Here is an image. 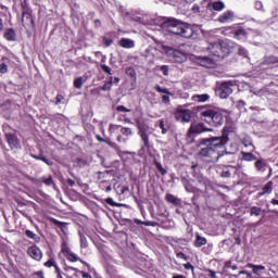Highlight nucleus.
I'll use <instances>...</instances> for the list:
<instances>
[{
	"mask_svg": "<svg viewBox=\"0 0 278 278\" xmlns=\"http://www.w3.org/2000/svg\"><path fill=\"white\" fill-rule=\"evenodd\" d=\"M195 112H198L201 121H204V123H207L211 127H222L225 123L223 111L216 106L198 105L195 108Z\"/></svg>",
	"mask_w": 278,
	"mask_h": 278,
	"instance_id": "f257e3e1",
	"label": "nucleus"
},
{
	"mask_svg": "<svg viewBox=\"0 0 278 278\" xmlns=\"http://www.w3.org/2000/svg\"><path fill=\"white\" fill-rule=\"evenodd\" d=\"M164 29L174 36H180L181 38H190L194 36V29L190 24H186L177 18H168L163 23Z\"/></svg>",
	"mask_w": 278,
	"mask_h": 278,
	"instance_id": "f03ea898",
	"label": "nucleus"
},
{
	"mask_svg": "<svg viewBox=\"0 0 278 278\" xmlns=\"http://www.w3.org/2000/svg\"><path fill=\"white\" fill-rule=\"evenodd\" d=\"M207 50L211 55L217 60H225V58L231 53V47H229V43L225 41L210 43Z\"/></svg>",
	"mask_w": 278,
	"mask_h": 278,
	"instance_id": "7ed1b4c3",
	"label": "nucleus"
},
{
	"mask_svg": "<svg viewBox=\"0 0 278 278\" xmlns=\"http://www.w3.org/2000/svg\"><path fill=\"white\" fill-rule=\"evenodd\" d=\"M232 129L229 126H225L222 130L220 137H212L208 139H205L206 142H208V146L215 149H220V147H225L229 142V134H231Z\"/></svg>",
	"mask_w": 278,
	"mask_h": 278,
	"instance_id": "20e7f679",
	"label": "nucleus"
},
{
	"mask_svg": "<svg viewBox=\"0 0 278 278\" xmlns=\"http://www.w3.org/2000/svg\"><path fill=\"white\" fill-rule=\"evenodd\" d=\"M206 131H214V129L207 128V126H205V123L203 122L198 124H191L187 131L186 140L187 142H194V136L205 134Z\"/></svg>",
	"mask_w": 278,
	"mask_h": 278,
	"instance_id": "39448f33",
	"label": "nucleus"
},
{
	"mask_svg": "<svg viewBox=\"0 0 278 278\" xmlns=\"http://www.w3.org/2000/svg\"><path fill=\"white\" fill-rule=\"evenodd\" d=\"M61 253L66 257L67 262H71L72 264H75V262H83L81 258L75 254L73 251H71V247H68V241L63 240L61 243Z\"/></svg>",
	"mask_w": 278,
	"mask_h": 278,
	"instance_id": "423d86ee",
	"label": "nucleus"
},
{
	"mask_svg": "<svg viewBox=\"0 0 278 278\" xmlns=\"http://www.w3.org/2000/svg\"><path fill=\"white\" fill-rule=\"evenodd\" d=\"M21 9L23 27L34 25V16L31 15L33 11L31 8H29V4H27V2H21Z\"/></svg>",
	"mask_w": 278,
	"mask_h": 278,
	"instance_id": "0eeeda50",
	"label": "nucleus"
},
{
	"mask_svg": "<svg viewBox=\"0 0 278 278\" xmlns=\"http://www.w3.org/2000/svg\"><path fill=\"white\" fill-rule=\"evenodd\" d=\"M193 114L194 113L190 109H177L174 116L178 123H190Z\"/></svg>",
	"mask_w": 278,
	"mask_h": 278,
	"instance_id": "6e6552de",
	"label": "nucleus"
},
{
	"mask_svg": "<svg viewBox=\"0 0 278 278\" xmlns=\"http://www.w3.org/2000/svg\"><path fill=\"white\" fill-rule=\"evenodd\" d=\"M110 177V173L108 172H99L98 179L100 190H104V192H112V182L108 179Z\"/></svg>",
	"mask_w": 278,
	"mask_h": 278,
	"instance_id": "1a4fd4ad",
	"label": "nucleus"
},
{
	"mask_svg": "<svg viewBox=\"0 0 278 278\" xmlns=\"http://www.w3.org/2000/svg\"><path fill=\"white\" fill-rule=\"evenodd\" d=\"M137 128L139 129L138 136H140L143 142L142 149H147V151H149L151 149V141H149V134L140 121H137Z\"/></svg>",
	"mask_w": 278,
	"mask_h": 278,
	"instance_id": "9d476101",
	"label": "nucleus"
},
{
	"mask_svg": "<svg viewBox=\"0 0 278 278\" xmlns=\"http://www.w3.org/2000/svg\"><path fill=\"white\" fill-rule=\"evenodd\" d=\"M26 253L30 256L31 260H35V262L42 261V250H40L36 244L28 247Z\"/></svg>",
	"mask_w": 278,
	"mask_h": 278,
	"instance_id": "9b49d317",
	"label": "nucleus"
},
{
	"mask_svg": "<svg viewBox=\"0 0 278 278\" xmlns=\"http://www.w3.org/2000/svg\"><path fill=\"white\" fill-rule=\"evenodd\" d=\"M231 86H233V84H231V81L222 83V85L219 87L220 99L229 98V96L233 92V89H231Z\"/></svg>",
	"mask_w": 278,
	"mask_h": 278,
	"instance_id": "f8f14e48",
	"label": "nucleus"
},
{
	"mask_svg": "<svg viewBox=\"0 0 278 278\" xmlns=\"http://www.w3.org/2000/svg\"><path fill=\"white\" fill-rule=\"evenodd\" d=\"M4 138L10 147V149H21V141H18V137L12 132H7Z\"/></svg>",
	"mask_w": 278,
	"mask_h": 278,
	"instance_id": "ddd939ff",
	"label": "nucleus"
},
{
	"mask_svg": "<svg viewBox=\"0 0 278 278\" xmlns=\"http://www.w3.org/2000/svg\"><path fill=\"white\" fill-rule=\"evenodd\" d=\"M119 131L122 135L117 136V142H127V140L134 136V130H131L129 127L122 126Z\"/></svg>",
	"mask_w": 278,
	"mask_h": 278,
	"instance_id": "4468645a",
	"label": "nucleus"
},
{
	"mask_svg": "<svg viewBox=\"0 0 278 278\" xmlns=\"http://www.w3.org/2000/svg\"><path fill=\"white\" fill-rule=\"evenodd\" d=\"M240 169V165H222L219 166V177H223L224 179H229L231 177V169Z\"/></svg>",
	"mask_w": 278,
	"mask_h": 278,
	"instance_id": "2eb2a0df",
	"label": "nucleus"
},
{
	"mask_svg": "<svg viewBox=\"0 0 278 278\" xmlns=\"http://www.w3.org/2000/svg\"><path fill=\"white\" fill-rule=\"evenodd\" d=\"M154 90L161 94H164L162 96V103H165L166 105L170 103V97H173V92H170L167 88H162L160 85H156Z\"/></svg>",
	"mask_w": 278,
	"mask_h": 278,
	"instance_id": "dca6fc26",
	"label": "nucleus"
},
{
	"mask_svg": "<svg viewBox=\"0 0 278 278\" xmlns=\"http://www.w3.org/2000/svg\"><path fill=\"white\" fill-rule=\"evenodd\" d=\"M200 65L204 66L205 68H214L216 65V62L218 61L216 58H210V56H199L198 58Z\"/></svg>",
	"mask_w": 278,
	"mask_h": 278,
	"instance_id": "f3484780",
	"label": "nucleus"
},
{
	"mask_svg": "<svg viewBox=\"0 0 278 278\" xmlns=\"http://www.w3.org/2000/svg\"><path fill=\"white\" fill-rule=\"evenodd\" d=\"M262 64L263 66H278V56L276 55L264 56Z\"/></svg>",
	"mask_w": 278,
	"mask_h": 278,
	"instance_id": "a211bd4d",
	"label": "nucleus"
},
{
	"mask_svg": "<svg viewBox=\"0 0 278 278\" xmlns=\"http://www.w3.org/2000/svg\"><path fill=\"white\" fill-rule=\"evenodd\" d=\"M235 13L233 11H226L222 15L218 16V23H229V21H233Z\"/></svg>",
	"mask_w": 278,
	"mask_h": 278,
	"instance_id": "6ab92c4d",
	"label": "nucleus"
},
{
	"mask_svg": "<svg viewBox=\"0 0 278 278\" xmlns=\"http://www.w3.org/2000/svg\"><path fill=\"white\" fill-rule=\"evenodd\" d=\"M165 201L167 203H170L172 205H175L176 207H178L179 205H181V199L175 197L172 193H166L165 195Z\"/></svg>",
	"mask_w": 278,
	"mask_h": 278,
	"instance_id": "aec40b11",
	"label": "nucleus"
},
{
	"mask_svg": "<svg viewBox=\"0 0 278 278\" xmlns=\"http://www.w3.org/2000/svg\"><path fill=\"white\" fill-rule=\"evenodd\" d=\"M3 38L8 40V42H14V40H16V30H14V28H7Z\"/></svg>",
	"mask_w": 278,
	"mask_h": 278,
	"instance_id": "412c9836",
	"label": "nucleus"
},
{
	"mask_svg": "<svg viewBox=\"0 0 278 278\" xmlns=\"http://www.w3.org/2000/svg\"><path fill=\"white\" fill-rule=\"evenodd\" d=\"M216 153V150H214L213 147H211L210 144H207V147L202 148L199 152V155H201L202 157H212V155Z\"/></svg>",
	"mask_w": 278,
	"mask_h": 278,
	"instance_id": "4be33fe9",
	"label": "nucleus"
},
{
	"mask_svg": "<svg viewBox=\"0 0 278 278\" xmlns=\"http://www.w3.org/2000/svg\"><path fill=\"white\" fill-rule=\"evenodd\" d=\"M191 100L194 101L195 103H207V101H210V94L207 93L193 94L191 97Z\"/></svg>",
	"mask_w": 278,
	"mask_h": 278,
	"instance_id": "5701e85b",
	"label": "nucleus"
},
{
	"mask_svg": "<svg viewBox=\"0 0 278 278\" xmlns=\"http://www.w3.org/2000/svg\"><path fill=\"white\" fill-rule=\"evenodd\" d=\"M119 47H123V49H134V47H136V43L129 38H122L119 40Z\"/></svg>",
	"mask_w": 278,
	"mask_h": 278,
	"instance_id": "b1692460",
	"label": "nucleus"
},
{
	"mask_svg": "<svg viewBox=\"0 0 278 278\" xmlns=\"http://www.w3.org/2000/svg\"><path fill=\"white\" fill-rule=\"evenodd\" d=\"M207 8H212L215 12H223L225 10V2L223 1H215V2H210Z\"/></svg>",
	"mask_w": 278,
	"mask_h": 278,
	"instance_id": "393cba45",
	"label": "nucleus"
},
{
	"mask_svg": "<svg viewBox=\"0 0 278 278\" xmlns=\"http://www.w3.org/2000/svg\"><path fill=\"white\" fill-rule=\"evenodd\" d=\"M274 182L269 180L263 188L262 192H258V197H264V194H273Z\"/></svg>",
	"mask_w": 278,
	"mask_h": 278,
	"instance_id": "a878e982",
	"label": "nucleus"
},
{
	"mask_svg": "<svg viewBox=\"0 0 278 278\" xmlns=\"http://www.w3.org/2000/svg\"><path fill=\"white\" fill-rule=\"evenodd\" d=\"M170 51L175 62H177L178 64H181L186 58L184 53H181V51L179 50H174V49H170Z\"/></svg>",
	"mask_w": 278,
	"mask_h": 278,
	"instance_id": "bb28decb",
	"label": "nucleus"
},
{
	"mask_svg": "<svg viewBox=\"0 0 278 278\" xmlns=\"http://www.w3.org/2000/svg\"><path fill=\"white\" fill-rule=\"evenodd\" d=\"M205 244H207V239L205 237H201V235L197 233L195 240H194V247H197V249H200V247H205Z\"/></svg>",
	"mask_w": 278,
	"mask_h": 278,
	"instance_id": "cd10ccee",
	"label": "nucleus"
},
{
	"mask_svg": "<svg viewBox=\"0 0 278 278\" xmlns=\"http://www.w3.org/2000/svg\"><path fill=\"white\" fill-rule=\"evenodd\" d=\"M233 38L237 40H242L247 38V30L243 27H239L233 31Z\"/></svg>",
	"mask_w": 278,
	"mask_h": 278,
	"instance_id": "c85d7f7f",
	"label": "nucleus"
},
{
	"mask_svg": "<svg viewBox=\"0 0 278 278\" xmlns=\"http://www.w3.org/2000/svg\"><path fill=\"white\" fill-rule=\"evenodd\" d=\"M159 128L161 129V134L163 136H166V134H168V131H170V125L166 124V122L164 119L159 121Z\"/></svg>",
	"mask_w": 278,
	"mask_h": 278,
	"instance_id": "c756f323",
	"label": "nucleus"
},
{
	"mask_svg": "<svg viewBox=\"0 0 278 278\" xmlns=\"http://www.w3.org/2000/svg\"><path fill=\"white\" fill-rule=\"evenodd\" d=\"M153 164H154L156 170L160 172V174L162 175V177H165V175L168 174V170H166V168H164V166H162V163H160V161H157L156 157L153 159Z\"/></svg>",
	"mask_w": 278,
	"mask_h": 278,
	"instance_id": "7c9ffc66",
	"label": "nucleus"
},
{
	"mask_svg": "<svg viewBox=\"0 0 278 278\" xmlns=\"http://www.w3.org/2000/svg\"><path fill=\"white\" fill-rule=\"evenodd\" d=\"M38 184H45V186H53V176H42L39 179H37Z\"/></svg>",
	"mask_w": 278,
	"mask_h": 278,
	"instance_id": "2f4dec72",
	"label": "nucleus"
},
{
	"mask_svg": "<svg viewBox=\"0 0 278 278\" xmlns=\"http://www.w3.org/2000/svg\"><path fill=\"white\" fill-rule=\"evenodd\" d=\"M50 223H52V225H55L56 227H59L61 229V231L64 232V229H66V223L64 222H60L58 219H55L54 217H50L49 218Z\"/></svg>",
	"mask_w": 278,
	"mask_h": 278,
	"instance_id": "473e14b6",
	"label": "nucleus"
},
{
	"mask_svg": "<svg viewBox=\"0 0 278 278\" xmlns=\"http://www.w3.org/2000/svg\"><path fill=\"white\" fill-rule=\"evenodd\" d=\"M63 270L65 273H74V277H76V278H79V275L81 274V270H79V269H77L75 267L68 266V265H65L63 267Z\"/></svg>",
	"mask_w": 278,
	"mask_h": 278,
	"instance_id": "72a5a7b5",
	"label": "nucleus"
},
{
	"mask_svg": "<svg viewBox=\"0 0 278 278\" xmlns=\"http://www.w3.org/2000/svg\"><path fill=\"white\" fill-rule=\"evenodd\" d=\"M25 236H26V238L34 240V242H40V236L36 235L31 230H25Z\"/></svg>",
	"mask_w": 278,
	"mask_h": 278,
	"instance_id": "f704fd0d",
	"label": "nucleus"
},
{
	"mask_svg": "<svg viewBox=\"0 0 278 278\" xmlns=\"http://www.w3.org/2000/svg\"><path fill=\"white\" fill-rule=\"evenodd\" d=\"M254 166H255L256 170L264 173V170L266 168V162H264V160L260 159L254 163Z\"/></svg>",
	"mask_w": 278,
	"mask_h": 278,
	"instance_id": "c9c22d12",
	"label": "nucleus"
},
{
	"mask_svg": "<svg viewBox=\"0 0 278 278\" xmlns=\"http://www.w3.org/2000/svg\"><path fill=\"white\" fill-rule=\"evenodd\" d=\"M242 160H244L245 162H253L257 160V156H255V154L251 152H242Z\"/></svg>",
	"mask_w": 278,
	"mask_h": 278,
	"instance_id": "e433bc0d",
	"label": "nucleus"
},
{
	"mask_svg": "<svg viewBox=\"0 0 278 278\" xmlns=\"http://www.w3.org/2000/svg\"><path fill=\"white\" fill-rule=\"evenodd\" d=\"M33 157L35 160H40L41 162H43L45 164H47V166H53V161L47 159V156L40 154V155H33Z\"/></svg>",
	"mask_w": 278,
	"mask_h": 278,
	"instance_id": "4c0bfd02",
	"label": "nucleus"
},
{
	"mask_svg": "<svg viewBox=\"0 0 278 278\" xmlns=\"http://www.w3.org/2000/svg\"><path fill=\"white\" fill-rule=\"evenodd\" d=\"M96 140H98V142H105L109 147H116V143L112 142L110 138H103L100 135H96Z\"/></svg>",
	"mask_w": 278,
	"mask_h": 278,
	"instance_id": "58836bf2",
	"label": "nucleus"
},
{
	"mask_svg": "<svg viewBox=\"0 0 278 278\" xmlns=\"http://www.w3.org/2000/svg\"><path fill=\"white\" fill-rule=\"evenodd\" d=\"M115 191L117 192V194L122 195V194H125V192H129V187L118 185L117 187H115Z\"/></svg>",
	"mask_w": 278,
	"mask_h": 278,
	"instance_id": "ea45409f",
	"label": "nucleus"
},
{
	"mask_svg": "<svg viewBox=\"0 0 278 278\" xmlns=\"http://www.w3.org/2000/svg\"><path fill=\"white\" fill-rule=\"evenodd\" d=\"M121 125H116V124H110L109 126V134L110 136H112V134H117V131H121Z\"/></svg>",
	"mask_w": 278,
	"mask_h": 278,
	"instance_id": "a19ab883",
	"label": "nucleus"
},
{
	"mask_svg": "<svg viewBox=\"0 0 278 278\" xmlns=\"http://www.w3.org/2000/svg\"><path fill=\"white\" fill-rule=\"evenodd\" d=\"M83 86H84V77L80 76L74 79V88H76L77 90H81Z\"/></svg>",
	"mask_w": 278,
	"mask_h": 278,
	"instance_id": "79ce46f5",
	"label": "nucleus"
},
{
	"mask_svg": "<svg viewBox=\"0 0 278 278\" xmlns=\"http://www.w3.org/2000/svg\"><path fill=\"white\" fill-rule=\"evenodd\" d=\"M126 75H128V77H130V79H134V81H136L137 74H136V70L134 67H128L126 70Z\"/></svg>",
	"mask_w": 278,
	"mask_h": 278,
	"instance_id": "37998d69",
	"label": "nucleus"
},
{
	"mask_svg": "<svg viewBox=\"0 0 278 278\" xmlns=\"http://www.w3.org/2000/svg\"><path fill=\"white\" fill-rule=\"evenodd\" d=\"M262 214V207L252 206L250 208V216H261Z\"/></svg>",
	"mask_w": 278,
	"mask_h": 278,
	"instance_id": "c03bdc74",
	"label": "nucleus"
},
{
	"mask_svg": "<svg viewBox=\"0 0 278 278\" xmlns=\"http://www.w3.org/2000/svg\"><path fill=\"white\" fill-rule=\"evenodd\" d=\"M250 268H252L254 275H260V270H266L264 265H250Z\"/></svg>",
	"mask_w": 278,
	"mask_h": 278,
	"instance_id": "a18cd8bd",
	"label": "nucleus"
},
{
	"mask_svg": "<svg viewBox=\"0 0 278 278\" xmlns=\"http://www.w3.org/2000/svg\"><path fill=\"white\" fill-rule=\"evenodd\" d=\"M225 160L227 161V164H236V155L232 153L226 152Z\"/></svg>",
	"mask_w": 278,
	"mask_h": 278,
	"instance_id": "49530a36",
	"label": "nucleus"
},
{
	"mask_svg": "<svg viewBox=\"0 0 278 278\" xmlns=\"http://www.w3.org/2000/svg\"><path fill=\"white\" fill-rule=\"evenodd\" d=\"M58 264L55 263V258L54 257H50L46 263H43V266L46 268H54V266H56Z\"/></svg>",
	"mask_w": 278,
	"mask_h": 278,
	"instance_id": "de8ad7c7",
	"label": "nucleus"
},
{
	"mask_svg": "<svg viewBox=\"0 0 278 278\" xmlns=\"http://www.w3.org/2000/svg\"><path fill=\"white\" fill-rule=\"evenodd\" d=\"M80 236V249H88V239L83 233Z\"/></svg>",
	"mask_w": 278,
	"mask_h": 278,
	"instance_id": "09e8293b",
	"label": "nucleus"
},
{
	"mask_svg": "<svg viewBox=\"0 0 278 278\" xmlns=\"http://www.w3.org/2000/svg\"><path fill=\"white\" fill-rule=\"evenodd\" d=\"M52 121H55L56 123H64V115L56 113L52 116Z\"/></svg>",
	"mask_w": 278,
	"mask_h": 278,
	"instance_id": "8fccbe9b",
	"label": "nucleus"
},
{
	"mask_svg": "<svg viewBox=\"0 0 278 278\" xmlns=\"http://www.w3.org/2000/svg\"><path fill=\"white\" fill-rule=\"evenodd\" d=\"M112 77L110 78V81L105 83L103 86H102V90L103 91H108V90H112Z\"/></svg>",
	"mask_w": 278,
	"mask_h": 278,
	"instance_id": "3c124183",
	"label": "nucleus"
},
{
	"mask_svg": "<svg viewBox=\"0 0 278 278\" xmlns=\"http://www.w3.org/2000/svg\"><path fill=\"white\" fill-rule=\"evenodd\" d=\"M100 68H102L103 73H106L108 75H112V68L105 64H101Z\"/></svg>",
	"mask_w": 278,
	"mask_h": 278,
	"instance_id": "603ef678",
	"label": "nucleus"
},
{
	"mask_svg": "<svg viewBox=\"0 0 278 278\" xmlns=\"http://www.w3.org/2000/svg\"><path fill=\"white\" fill-rule=\"evenodd\" d=\"M0 73L1 75H5V73H8V64L5 63L0 64Z\"/></svg>",
	"mask_w": 278,
	"mask_h": 278,
	"instance_id": "864d4df0",
	"label": "nucleus"
},
{
	"mask_svg": "<svg viewBox=\"0 0 278 278\" xmlns=\"http://www.w3.org/2000/svg\"><path fill=\"white\" fill-rule=\"evenodd\" d=\"M176 257H178V260H184L185 262H188V256L184 252H178L176 254Z\"/></svg>",
	"mask_w": 278,
	"mask_h": 278,
	"instance_id": "5fc2aeb1",
	"label": "nucleus"
},
{
	"mask_svg": "<svg viewBox=\"0 0 278 278\" xmlns=\"http://www.w3.org/2000/svg\"><path fill=\"white\" fill-rule=\"evenodd\" d=\"M62 101H64V96H62L60 93L56 94L55 101H54L55 105H60V103H62Z\"/></svg>",
	"mask_w": 278,
	"mask_h": 278,
	"instance_id": "6e6d98bb",
	"label": "nucleus"
},
{
	"mask_svg": "<svg viewBox=\"0 0 278 278\" xmlns=\"http://www.w3.org/2000/svg\"><path fill=\"white\" fill-rule=\"evenodd\" d=\"M160 71L163 72V75H165V77H168V65H162L160 67Z\"/></svg>",
	"mask_w": 278,
	"mask_h": 278,
	"instance_id": "4d7b16f0",
	"label": "nucleus"
},
{
	"mask_svg": "<svg viewBox=\"0 0 278 278\" xmlns=\"http://www.w3.org/2000/svg\"><path fill=\"white\" fill-rule=\"evenodd\" d=\"M114 40L108 38V37H104L103 38V43L105 45V47H111L113 45Z\"/></svg>",
	"mask_w": 278,
	"mask_h": 278,
	"instance_id": "13d9d810",
	"label": "nucleus"
},
{
	"mask_svg": "<svg viewBox=\"0 0 278 278\" xmlns=\"http://www.w3.org/2000/svg\"><path fill=\"white\" fill-rule=\"evenodd\" d=\"M238 53H239V55H242L243 58H247V55H249V52L244 48H239Z\"/></svg>",
	"mask_w": 278,
	"mask_h": 278,
	"instance_id": "bf43d9fd",
	"label": "nucleus"
},
{
	"mask_svg": "<svg viewBox=\"0 0 278 278\" xmlns=\"http://www.w3.org/2000/svg\"><path fill=\"white\" fill-rule=\"evenodd\" d=\"M105 203H108V205H111L112 207H116V202H114V199L112 198L105 199Z\"/></svg>",
	"mask_w": 278,
	"mask_h": 278,
	"instance_id": "052dcab7",
	"label": "nucleus"
},
{
	"mask_svg": "<svg viewBox=\"0 0 278 278\" xmlns=\"http://www.w3.org/2000/svg\"><path fill=\"white\" fill-rule=\"evenodd\" d=\"M117 112H130L129 109H127L125 105H118L116 108Z\"/></svg>",
	"mask_w": 278,
	"mask_h": 278,
	"instance_id": "680f3d73",
	"label": "nucleus"
},
{
	"mask_svg": "<svg viewBox=\"0 0 278 278\" xmlns=\"http://www.w3.org/2000/svg\"><path fill=\"white\" fill-rule=\"evenodd\" d=\"M185 270H194V266L191 263L184 264Z\"/></svg>",
	"mask_w": 278,
	"mask_h": 278,
	"instance_id": "e2e57ef3",
	"label": "nucleus"
},
{
	"mask_svg": "<svg viewBox=\"0 0 278 278\" xmlns=\"http://www.w3.org/2000/svg\"><path fill=\"white\" fill-rule=\"evenodd\" d=\"M207 277L210 278H216V271L212 270V269H207Z\"/></svg>",
	"mask_w": 278,
	"mask_h": 278,
	"instance_id": "0e129e2a",
	"label": "nucleus"
},
{
	"mask_svg": "<svg viewBox=\"0 0 278 278\" xmlns=\"http://www.w3.org/2000/svg\"><path fill=\"white\" fill-rule=\"evenodd\" d=\"M231 266H232V262L231 261H226L225 264H224V268H226V269L231 268Z\"/></svg>",
	"mask_w": 278,
	"mask_h": 278,
	"instance_id": "69168bd1",
	"label": "nucleus"
},
{
	"mask_svg": "<svg viewBox=\"0 0 278 278\" xmlns=\"http://www.w3.org/2000/svg\"><path fill=\"white\" fill-rule=\"evenodd\" d=\"M66 184H67V186H70V188H73V186H75V180H73L72 178H68L66 180Z\"/></svg>",
	"mask_w": 278,
	"mask_h": 278,
	"instance_id": "338daca9",
	"label": "nucleus"
},
{
	"mask_svg": "<svg viewBox=\"0 0 278 278\" xmlns=\"http://www.w3.org/2000/svg\"><path fill=\"white\" fill-rule=\"evenodd\" d=\"M191 10L192 12H201V7H199V4H194Z\"/></svg>",
	"mask_w": 278,
	"mask_h": 278,
	"instance_id": "774afa93",
	"label": "nucleus"
}]
</instances>
